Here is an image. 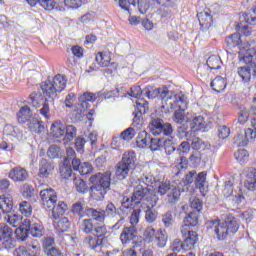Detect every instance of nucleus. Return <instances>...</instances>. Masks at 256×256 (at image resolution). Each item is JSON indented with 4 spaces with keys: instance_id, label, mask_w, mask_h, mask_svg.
Listing matches in <instances>:
<instances>
[{
    "instance_id": "1",
    "label": "nucleus",
    "mask_w": 256,
    "mask_h": 256,
    "mask_svg": "<svg viewBox=\"0 0 256 256\" xmlns=\"http://www.w3.org/2000/svg\"><path fill=\"white\" fill-rule=\"evenodd\" d=\"M65 87H67V77L62 74H57L52 80L42 83L41 89L47 98L40 109V113L45 119H49V103H52L58 93L65 91Z\"/></svg>"
},
{
    "instance_id": "2",
    "label": "nucleus",
    "mask_w": 256,
    "mask_h": 256,
    "mask_svg": "<svg viewBox=\"0 0 256 256\" xmlns=\"http://www.w3.org/2000/svg\"><path fill=\"white\" fill-rule=\"evenodd\" d=\"M40 198L44 209H52V217L55 221L61 219L69 209L64 201L57 202V192L52 188L41 190Z\"/></svg>"
},
{
    "instance_id": "3",
    "label": "nucleus",
    "mask_w": 256,
    "mask_h": 256,
    "mask_svg": "<svg viewBox=\"0 0 256 256\" xmlns=\"http://www.w3.org/2000/svg\"><path fill=\"white\" fill-rule=\"evenodd\" d=\"M90 195L95 201H103L111 189V172L97 173L90 177Z\"/></svg>"
},
{
    "instance_id": "4",
    "label": "nucleus",
    "mask_w": 256,
    "mask_h": 256,
    "mask_svg": "<svg viewBox=\"0 0 256 256\" xmlns=\"http://www.w3.org/2000/svg\"><path fill=\"white\" fill-rule=\"evenodd\" d=\"M206 228L214 231L219 241H224V239H227L229 233L235 234L239 231V223H237V218L230 217L221 223L219 220L208 221Z\"/></svg>"
},
{
    "instance_id": "5",
    "label": "nucleus",
    "mask_w": 256,
    "mask_h": 256,
    "mask_svg": "<svg viewBox=\"0 0 256 256\" xmlns=\"http://www.w3.org/2000/svg\"><path fill=\"white\" fill-rule=\"evenodd\" d=\"M177 92L169 91L167 87L165 88H154L151 86H148L143 89V95L144 97H147L148 99H156V97H159L162 101V109L164 105H173L177 99H179V96H175Z\"/></svg>"
},
{
    "instance_id": "6",
    "label": "nucleus",
    "mask_w": 256,
    "mask_h": 256,
    "mask_svg": "<svg viewBox=\"0 0 256 256\" xmlns=\"http://www.w3.org/2000/svg\"><path fill=\"white\" fill-rule=\"evenodd\" d=\"M174 97H179V99L173 102L172 105H164L163 109L166 113H171V111L176 109L173 115V121L179 125H183L185 121V111H187V100L182 92H177Z\"/></svg>"
},
{
    "instance_id": "7",
    "label": "nucleus",
    "mask_w": 256,
    "mask_h": 256,
    "mask_svg": "<svg viewBox=\"0 0 256 256\" xmlns=\"http://www.w3.org/2000/svg\"><path fill=\"white\" fill-rule=\"evenodd\" d=\"M157 191L156 193L163 197L167 195V202L169 205H175L181 199V188L180 186L171 185L170 181H159L156 183Z\"/></svg>"
},
{
    "instance_id": "8",
    "label": "nucleus",
    "mask_w": 256,
    "mask_h": 256,
    "mask_svg": "<svg viewBox=\"0 0 256 256\" xmlns=\"http://www.w3.org/2000/svg\"><path fill=\"white\" fill-rule=\"evenodd\" d=\"M191 183H194L196 189H199L201 193H203V191H205V187H207V173L200 172L197 174L195 170L190 171L186 174L185 179L180 182V187H183L180 189V192L187 191Z\"/></svg>"
},
{
    "instance_id": "9",
    "label": "nucleus",
    "mask_w": 256,
    "mask_h": 256,
    "mask_svg": "<svg viewBox=\"0 0 256 256\" xmlns=\"http://www.w3.org/2000/svg\"><path fill=\"white\" fill-rule=\"evenodd\" d=\"M132 196L138 205L141 201H147V203H150L151 207H155V205L159 203V196L153 193L151 188L143 186L142 184H138L134 187Z\"/></svg>"
},
{
    "instance_id": "10",
    "label": "nucleus",
    "mask_w": 256,
    "mask_h": 256,
    "mask_svg": "<svg viewBox=\"0 0 256 256\" xmlns=\"http://www.w3.org/2000/svg\"><path fill=\"white\" fill-rule=\"evenodd\" d=\"M148 129L154 137H171L173 135V125L171 123H164L161 118H152Z\"/></svg>"
},
{
    "instance_id": "11",
    "label": "nucleus",
    "mask_w": 256,
    "mask_h": 256,
    "mask_svg": "<svg viewBox=\"0 0 256 256\" xmlns=\"http://www.w3.org/2000/svg\"><path fill=\"white\" fill-rule=\"evenodd\" d=\"M97 97H99V94L85 92L78 98V110L80 111V113H82V115H86L88 119H91L90 117H93V113H95L93 110L89 111V107H91L89 103L97 101ZM86 111H89L88 114H85Z\"/></svg>"
},
{
    "instance_id": "12",
    "label": "nucleus",
    "mask_w": 256,
    "mask_h": 256,
    "mask_svg": "<svg viewBox=\"0 0 256 256\" xmlns=\"http://www.w3.org/2000/svg\"><path fill=\"white\" fill-rule=\"evenodd\" d=\"M181 235L184 238L183 240L184 251H191V249H194L197 241H199L197 232L191 231L187 227H182Z\"/></svg>"
},
{
    "instance_id": "13",
    "label": "nucleus",
    "mask_w": 256,
    "mask_h": 256,
    "mask_svg": "<svg viewBox=\"0 0 256 256\" xmlns=\"http://www.w3.org/2000/svg\"><path fill=\"white\" fill-rule=\"evenodd\" d=\"M137 228L135 226H128L123 229L120 234V241L122 245H129V243H137Z\"/></svg>"
},
{
    "instance_id": "14",
    "label": "nucleus",
    "mask_w": 256,
    "mask_h": 256,
    "mask_svg": "<svg viewBox=\"0 0 256 256\" xmlns=\"http://www.w3.org/2000/svg\"><path fill=\"white\" fill-rule=\"evenodd\" d=\"M24 225H27L28 231L32 237H43L45 235V227L41 221H31L29 219H24Z\"/></svg>"
},
{
    "instance_id": "15",
    "label": "nucleus",
    "mask_w": 256,
    "mask_h": 256,
    "mask_svg": "<svg viewBox=\"0 0 256 256\" xmlns=\"http://www.w3.org/2000/svg\"><path fill=\"white\" fill-rule=\"evenodd\" d=\"M149 111V102L145 99H138L134 104V123L141 121V117Z\"/></svg>"
},
{
    "instance_id": "16",
    "label": "nucleus",
    "mask_w": 256,
    "mask_h": 256,
    "mask_svg": "<svg viewBox=\"0 0 256 256\" xmlns=\"http://www.w3.org/2000/svg\"><path fill=\"white\" fill-rule=\"evenodd\" d=\"M197 18L201 31H209V28L213 25V16L211 15V12L209 10L200 12L197 14Z\"/></svg>"
},
{
    "instance_id": "17",
    "label": "nucleus",
    "mask_w": 256,
    "mask_h": 256,
    "mask_svg": "<svg viewBox=\"0 0 256 256\" xmlns=\"http://www.w3.org/2000/svg\"><path fill=\"white\" fill-rule=\"evenodd\" d=\"M54 170L55 165L51 161L42 159L39 163L38 176L42 179H45L49 177V175H52Z\"/></svg>"
},
{
    "instance_id": "18",
    "label": "nucleus",
    "mask_w": 256,
    "mask_h": 256,
    "mask_svg": "<svg viewBox=\"0 0 256 256\" xmlns=\"http://www.w3.org/2000/svg\"><path fill=\"white\" fill-rule=\"evenodd\" d=\"M243 173L246 177L244 186L249 191H255L256 190V169L255 168H247L244 170Z\"/></svg>"
},
{
    "instance_id": "19",
    "label": "nucleus",
    "mask_w": 256,
    "mask_h": 256,
    "mask_svg": "<svg viewBox=\"0 0 256 256\" xmlns=\"http://www.w3.org/2000/svg\"><path fill=\"white\" fill-rule=\"evenodd\" d=\"M9 178L12 179V181H15L16 183L27 181L29 178V173L25 168L21 167H14L10 172H9Z\"/></svg>"
},
{
    "instance_id": "20",
    "label": "nucleus",
    "mask_w": 256,
    "mask_h": 256,
    "mask_svg": "<svg viewBox=\"0 0 256 256\" xmlns=\"http://www.w3.org/2000/svg\"><path fill=\"white\" fill-rule=\"evenodd\" d=\"M89 219H92V221H98L99 223L105 222V210L101 208H88L87 209V216Z\"/></svg>"
},
{
    "instance_id": "21",
    "label": "nucleus",
    "mask_w": 256,
    "mask_h": 256,
    "mask_svg": "<svg viewBox=\"0 0 256 256\" xmlns=\"http://www.w3.org/2000/svg\"><path fill=\"white\" fill-rule=\"evenodd\" d=\"M13 209V198L10 196L2 195L0 196V211L2 212V215H7L8 213H11V210Z\"/></svg>"
},
{
    "instance_id": "22",
    "label": "nucleus",
    "mask_w": 256,
    "mask_h": 256,
    "mask_svg": "<svg viewBox=\"0 0 256 256\" xmlns=\"http://www.w3.org/2000/svg\"><path fill=\"white\" fill-rule=\"evenodd\" d=\"M190 129L194 133L197 131H207V123L205 122V118H203V116L194 117L190 123Z\"/></svg>"
},
{
    "instance_id": "23",
    "label": "nucleus",
    "mask_w": 256,
    "mask_h": 256,
    "mask_svg": "<svg viewBox=\"0 0 256 256\" xmlns=\"http://www.w3.org/2000/svg\"><path fill=\"white\" fill-rule=\"evenodd\" d=\"M87 209L89 207L85 206V202L77 201L72 205L71 212L73 215H77L80 219H83V217H87Z\"/></svg>"
},
{
    "instance_id": "24",
    "label": "nucleus",
    "mask_w": 256,
    "mask_h": 256,
    "mask_svg": "<svg viewBox=\"0 0 256 256\" xmlns=\"http://www.w3.org/2000/svg\"><path fill=\"white\" fill-rule=\"evenodd\" d=\"M107 238H99L97 236H88L84 239V243L89 245L90 249H101Z\"/></svg>"
},
{
    "instance_id": "25",
    "label": "nucleus",
    "mask_w": 256,
    "mask_h": 256,
    "mask_svg": "<svg viewBox=\"0 0 256 256\" xmlns=\"http://www.w3.org/2000/svg\"><path fill=\"white\" fill-rule=\"evenodd\" d=\"M3 219L6 223H9L11 227H21V224L23 225V217L19 214L10 212L8 214H4Z\"/></svg>"
},
{
    "instance_id": "26",
    "label": "nucleus",
    "mask_w": 256,
    "mask_h": 256,
    "mask_svg": "<svg viewBox=\"0 0 256 256\" xmlns=\"http://www.w3.org/2000/svg\"><path fill=\"white\" fill-rule=\"evenodd\" d=\"M239 61H242L246 65L249 63H253V60L256 57V49L255 48H248L245 52H239Z\"/></svg>"
},
{
    "instance_id": "27",
    "label": "nucleus",
    "mask_w": 256,
    "mask_h": 256,
    "mask_svg": "<svg viewBox=\"0 0 256 256\" xmlns=\"http://www.w3.org/2000/svg\"><path fill=\"white\" fill-rule=\"evenodd\" d=\"M50 135L56 139H61L65 136V125L61 122H54L50 128Z\"/></svg>"
},
{
    "instance_id": "28",
    "label": "nucleus",
    "mask_w": 256,
    "mask_h": 256,
    "mask_svg": "<svg viewBox=\"0 0 256 256\" xmlns=\"http://www.w3.org/2000/svg\"><path fill=\"white\" fill-rule=\"evenodd\" d=\"M137 161V155L133 151L125 152L122 155V159L120 163L126 165V167H129L130 169H133L135 167V162Z\"/></svg>"
},
{
    "instance_id": "29",
    "label": "nucleus",
    "mask_w": 256,
    "mask_h": 256,
    "mask_svg": "<svg viewBox=\"0 0 256 256\" xmlns=\"http://www.w3.org/2000/svg\"><path fill=\"white\" fill-rule=\"evenodd\" d=\"M79 229L82 231V233H86V235H89L93 233L95 229V225L93 223V219L86 218L79 221Z\"/></svg>"
},
{
    "instance_id": "30",
    "label": "nucleus",
    "mask_w": 256,
    "mask_h": 256,
    "mask_svg": "<svg viewBox=\"0 0 256 256\" xmlns=\"http://www.w3.org/2000/svg\"><path fill=\"white\" fill-rule=\"evenodd\" d=\"M150 141H151V135L144 130L139 132L136 138V145L140 149H145V147L149 145Z\"/></svg>"
},
{
    "instance_id": "31",
    "label": "nucleus",
    "mask_w": 256,
    "mask_h": 256,
    "mask_svg": "<svg viewBox=\"0 0 256 256\" xmlns=\"http://www.w3.org/2000/svg\"><path fill=\"white\" fill-rule=\"evenodd\" d=\"M33 114L31 113V109L27 106H24L18 112V122L19 123H30L32 121Z\"/></svg>"
},
{
    "instance_id": "32",
    "label": "nucleus",
    "mask_w": 256,
    "mask_h": 256,
    "mask_svg": "<svg viewBox=\"0 0 256 256\" xmlns=\"http://www.w3.org/2000/svg\"><path fill=\"white\" fill-rule=\"evenodd\" d=\"M28 128L31 131V133H37L38 135L45 131V125H43V121L37 118H32V120L28 122Z\"/></svg>"
},
{
    "instance_id": "33",
    "label": "nucleus",
    "mask_w": 256,
    "mask_h": 256,
    "mask_svg": "<svg viewBox=\"0 0 256 256\" xmlns=\"http://www.w3.org/2000/svg\"><path fill=\"white\" fill-rule=\"evenodd\" d=\"M132 168H129L125 164H122V162H119L116 165V172L115 175L119 181H123L129 177V171H131Z\"/></svg>"
},
{
    "instance_id": "34",
    "label": "nucleus",
    "mask_w": 256,
    "mask_h": 256,
    "mask_svg": "<svg viewBox=\"0 0 256 256\" xmlns=\"http://www.w3.org/2000/svg\"><path fill=\"white\" fill-rule=\"evenodd\" d=\"M210 87H212L213 91H216V93H221V91H225V87H227V82H225V78L217 76L210 83Z\"/></svg>"
},
{
    "instance_id": "35",
    "label": "nucleus",
    "mask_w": 256,
    "mask_h": 256,
    "mask_svg": "<svg viewBox=\"0 0 256 256\" xmlns=\"http://www.w3.org/2000/svg\"><path fill=\"white\" fill-rule=\"evenodd\" d=\"M15 235L18 241H27L29 237V227L25 225V220H23L22 225L16 229Z\"/></svg>"
},
{
    "instance_id": "36",
    "label": "nucleus",
    "mask_w": 256,
    "mask_h": 256,
    "mask_svg": "<svg viewBox=\"0 0 256 256\" xmlns=\"http://www.w3.org/2000/svg\"><path fill=\"white\" fill-rule=\"evenodd\" d=\"M225 43L228 47H230V49H233V47H239V49H243L241 46V35L239 33H234L226 37Z\"/></svg>"
},
{
    "instance_id": "37",
    "label": "nucleus",
    "mask_w": 256,
    "mask_h": 256,
    "mask_svg": "<svg viewBox=\"0 0 256 256\" xmlns=\"http://www.w3.org/2000/svg\"><path fill=\"white\" fill-rule=\"evenodd\" d=\"M162 145L164 146L166 155H171L175 153V145H177V139L175 137L170 136L169 138L162 141Z\"/></svg>"
},
{
    "instance_id": "38",
    "label": "nucleus",
    "mask_w": 256,
    "mask_h": 256,
    "mask_svg": "<svg viewBox=\"0 0 256 256\" xmlns=\"http://www.w3.org/2000/svg\"><path fill=\"white\" fill-rule=\"evenodd\" d=\"M70 227L71 222L67 217L61 218L57 223L54 224V228L58 233H66V231H69Z\"/></svg>"
},
{
    "instance_id": "39",
    "label": "nucleus",
    "mask_w": 256,
    "mask_h": 256,
    "mask_svg": "<svg viewBox=\"0 0 256 256\" xmlns=\"http://www.w3.org/2000/svg\"><path fill=\"white\" fill-rule=\"evenodd\" d=\"M65 136L63 138L64 145H67V143H71V141L74 140L75 137H77V128L73 125H68L65 127Z\"/></svg>"
},
{
    "instance_id": "40",
    "label": "nucleus",
    "mask_w": 256,
    "mask_h": 256,
    "mask_svg": "<svg viewBox=\"0 0 256 256\" xmlns=\"http://www.w3.org/2000/svg\"><path fill=\"white\" fill-rule=\"evenodd\" d=\"M206 65L209 69L217 71L223 65V61H221V57L212 55L207 59Z\"/></svg>"
},
{
    "instance_id": "41",
    "label": "nucleus",
    "mask_w": 256,
    "mask_h": 256,
    "mask_svg": "<svg viewBox=\"0 0 256 256\" xmlns=\"http://www.w3.org/2000/svg\"><path fill=\"white\" fill-rule=\"evenodd\" d=\"M198 219L199 212L192 211L188 214V216L184 218L185 226L182 227H186L187 229H189V227H195V225H197Z\"/></svg>"
},
{
    "instance_id": "42",
    "label": "nucleus",
    "mask_w": 256,
    "mask_h": 256,
    "mask_svg": "<svg viewBox=\"0 0 256 256\" xmlns=\"http://www.w3.org/2000/svg\"><path fill=\"white\" fill-rule=\"evenodd\" d=\"M47 156L49 159H60V157H63V150L57 145H51L47 150Z\"/></svg>"
},
{
    "instance_id": "43",
    "label": "nucleus",
    "mask_w": 256,
    "mask_h": 256,
    "mask_svg": "<svg viewBox=\"0 0 256 256\" xmlns=\"http://www.w3.org/2000/svg\"><path fill=\"white\" fill-rule=\"evenodd\" d=\"M162 223L166 229H171L173 225H175V216H173V212L168 211L162 215Z\"/></svg>"
},
{
    "instance_id": "44",
    "label": "nucleus",
    "mask_w": 256,
    "mask_h": 256,
    "mask_svg": "<svg viewBox=\"0 0 256 256\" xmlns=\"http://www.w3.org/2000/svg\"><path fill=\"white\" fill-rule=\"evenodd\" d=\"M74 185L76 187V191H78V193H88L89 192V186L87 185V182H85L83 179L81 178H74Z\"/></svg>"
},
{
    "instance_id": "45",
    "label": "nucleus",
    "mask_w": 256,
    "mask_h": 256,
    "mask_svg": "<svg viewBox=\"0 0 256 256\" xmlns=\"http://www.w3.org/2000/svg\"><path fill=\"white\" fill-rule=\"evenodd\" d=\"M234 157L240 165H245L249 161V152L245 149L238 150L234 153Z\"/></svg>"
},
{
    "instance_id": "46",
    "label": "nucleus",
    "mask_w": 256,
    "mask_h": 256,
    "mask_svg": "<svg viewBox=\"0 0 256 256\" xmlns=\"http://www.w3.org/2000/svg\"><path fill=\"white\" fill-rule=\"evenodd\" d=\"M19 211L25 217H31V214L33 213V207L31 206V203L22 201L19 203Z\"/></svg>"
},
{
    "instance_id": "47",
    "label": "nucleus",
    "mask_w": 256,
    "mask_h": 256,
    "mask_svg": "<svg viewBox=\"0 0 256 256\" xmlns=\"http://www.w3.org/2000/svg\"><path fill=\"white\" fill-rule=\"evenodd\" d=\"M241 21L248 23V25H256V8L250 13H244L240 16Z\"/></svg>"
},
{
    "instance_id": "48",
    "label": "nucleus",
    "mask_w": 256,
    "mask_h": 256,
    "mask_svg": "<svg viewBox=\"0 0 256 256\" xmlns=\"http://www.w3.org/2000/svg\"><path fill=\"white\" fill-rule=\"evenodd\" d=\"M13 235V230L5 223H0V241L9 239Z\"/></svg>"
},
{
    "instance_id": "49",
    "label": "nucleus",
    "mask_w": 256,
    "mask_h": 256,
    "mask_svg": "<svg viewBox=\"0 0 256 256\" xmlns=\"http://www.w3.org/2000/svg\"><path fill=\"white\" fill-rule=\"evenodd\" d=\"M238 75L241 77L244 83L251 81V68L250 67H239Z\"/></svg>"
},
{
    "instance_id": "50",
    "label": "nucleus",
    "mask_w": 256,
    "mask_h": 256,
    "mask_svg": "<svg viewBox=\"0 0 256 256\" xmlns=\"http://www.w3.org/2000/svg\"><path fill=\"white\" fill-rule=\"evenodd\" d=\"M60 175L62 179H69L73 175V169H71V165L67 164V160L60 166Z\"/></svg>"
},
{
    "instance_id": "51",
    "label": "nucleus",
    "mask_w": 256,
    "mask_h": 256,
    "mask_svg": "<svg viewBox=\"0 0 256 256\" xmlns=\"http://www.w3.org/2000/svg\"><path fill=\"white\" fill-rule=\"evenodd\" d=\"M111 59L106 54H103V52H99L96 55V63L99 65V67H109Z\"/></svg>"
},
{
    "instance_id": "52",
    "label": "nucleus",
    "mask_w": 256,
    "mask_h": 256,
    "mask_svg": "<svg viewBox=\"0 0 256 256\" xmlns=\"http://www.w3.org/2000/svg\"><path fill=\"white\" fill-rule=\"evenodd\" d=\"M104 213L105 217H109L110 219H114V217H117V215L119 214V212H117V207H115V204H113L112 202H109L106 205Z\"/></svg>"
},
{
    "instance_id": "53",
    "label": "nucleus",
    "mask_w": 256,
    "mask_h": 256,
    "mask_svg": "<svg viewBox=\"0 0 256 256\" xmlns=\"http://www.w3.org/2000/svg\"><path fill=\"white\" fill-rule=\"evenodd\" d=\"M157 237V232L154 230L153 227H147L144 231V240L146 243H153L155 238Z\"/></svg>"
},
{
    "instance_id": "54",
    "label": "nucleus",
    "mask_w": 256,
    "mask_h": 256,
    "mask_svg": "<svg viewBox=\"0 0 256 256\" xmlns=\"http://www.w3.org/2000/svg\"><path fill=\"white\" fill-rule=\"evenodd\" d=\"M29 99L32 107H35V109L41 107V104L43 103V96H41V94L32 93L30 94Z\"/></svg>"
},
{
    "instance_id": "55",
    "label": "nucleus",
    "mask_w": 256,
    "mask_h": 256,
    "mask_svg": "<svg viewBox=\"0 0 256 256\" xmlns=\"http://www.w3.org/2000/svg\"><path fill=\"white\" fill-rule=\"evenodd\" d=\"M148 145H149L151 151H159V149H161V147H163V139L150 137V142Z\"/></svg>"
},
{
    "instance_id": "56",
    "label": "nucleus",
    "mask_w": 256,
    "mask_h": 256,
    "mask_svg": "<svg viewBox=\"0 0 256 256\" xmlns=\"http://www.w3.org/2000/svg\"><path fill=\"white\" fill-rule=\"evenodd\" d=\"M94 236L98 237V239H105V235H107V226L98 225L94 226Z\"/></svg>"
},
{
    "instance_id": "57",
    "label": "nucleus",
    "mask_w": 256,
    "mask_h": 256,
    "mask_svg": "<svg viewBox=\"0 0 256 256\" xmlns=\"http://www.w3.org/2000/svg\"><path fill=\"white\" fill-rule=\"evenodd\" d=\"M139 205L137 201L134 200V196L131 197H124L122 200V207L124 209H131L133 207H137Z\"/></svg>"
},
{
    "instance_id": "58",
    "label": "nucleus",
    "mask_w": 256,
    "mask_h": 256,
    "mask_svg": "<svg viewBox=\"0 0 256 256\" xmlns=\"http://www.w3.org/2000/svg\"><path fill=\"white\" fill-rule=\"evenodd\" d=\"M137 134V131L134 128H128L126 130H124L121 134L120 137L124 140V141H131V139H133V137H135V135Z\"/></svg>"
},
{
    "instance_id": "59",
    "label": "nucleus",
    "mask_w": 256,
    "mask_h": 256,
    "mask_svg": "<svg viewBox=\"0 0 256 256\" xmlns=\"http://www.w3.org/2000/svg\"><path fill=\"white\" fill-rule=\"evenodd\" d=\"M158 247L160 249H163V247H165V245H167V236L165 234H163V232L158 231L156 233V238H154Z\"/></svg>"
},
{
    "instance_id": "60",
    "label": "nucleus",
    "mask_w": 256,
    "mask_h": 256,
    "mask_svg": "<svg viewBox=\"0 0 256 256\" xmlns=\"http://www.w3.org/2000/svg\"><path fill=\"white\" fill-rule=\"evenodd\" d=\"M233 143L236 147H247V139H245V135L237 134L233 138Z\"/></svg>"
},
{
    "instance_id": "61",
    "label": "nucleus",
    "mask_w": 256,
    "mask_h": 256,
    "mask_svg": "<svg viewBox=\"0 0 256 256\" xmlns=\"http://www.w3.org/2000/svg\"><path fill=\"white\" fill-rule=\"evenodd\" d=\"M4 135L8 137H19V128L11 125H6L4 127Z\"/></svg>"
},
{
    "instance_id": "62",
    "label": "nucleus",
    "mask_w": 256,
    "mask_h": 256,
    "mask_svg": "<svg viewBox=\"0 0 256 256\" xmlns=\"http://www.w3.org/2000/svg\"><path fill=\"white\" fill-rule=\"evenodd\" d=\"M145 213H146L145 220L147 221V223H155V221H157L158 213L155 210L148 208L145 211Z\"/></svg>"
},
{
    "instance_id": "63",
    "label": "nucleus",
    "mask_w": 256,
    "mask_h": 256,
    "mask_svg": "<svg viewBox=\"0 0 256 256\" xmlns=\"http://www.w3.org/2000/svg\"><path fill=\"white\" fill-rule=\"evenodd\" d=\"M179 155H187L191 151V144L187 141H183L177 148Z\"/></svg>"
},
{
    "instance_id": "64",
    "label": "nucleus",
    "mask_w": 256,
    "mask_h": 256,
    "mask_svg": "<svg viewBox=\"0 0 256 256\" xmlns=\"http://www.w3.org/2000/svg\"><path fill=\"white\" fill-rule=\"evenodd\" d=\"M46 256H63V252L57 247H51L44 250Z\"/></svg>"
}]
</instances>
